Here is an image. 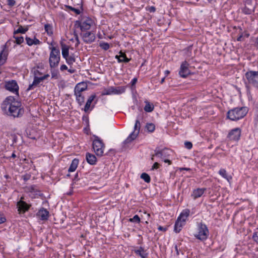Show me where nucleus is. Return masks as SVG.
Listing matches in <instances>:
<instances>
[{"label":"nucleus","mask_w":258,"mask_h":258,"mask_svg":"<svg viewBox=\"0 0 258 258\" xmlns=\"http://www.w3.org/2000/svg\"><path fill=\"white\" fill-rule=\"evenodd\" d=\"M145 103L146 104V105L144 107L145 111L147 112H152L154 108V106L153 104L150 103L149 101H148L147 100L145 101Z\"/></svg>","instance_id":"obj_29"},{"label":"nucleus","mask_w":258,"mask_h":258,"mask_svg":"<svg viewBox=\"0 0 258 258\" xmlns=\"http://www.w3.org/2000/svg\"><path fill=\"white\" fill-rule=\"evenodd\" d=\"M68 69V67L65 64H62L60 66V70L61 71H64V70H66Z\"/></svg>","instance_id":"obj_51"},{"label":"nucleus","mask_w":258,"mask_h":258,"mask_svg":"<svg viewBox=\"0 0 258 258\" xmlns=\"http://www.w3.org/2000/svg\"><path fill=\"white\" fill-rule=\"evenodd\" d=\"M185 147L187 149H190L192 148V144L191 142L186 141L184 143Z\"/></svg>","instance_id":"obj_44"},{"label":"nucleus","mask_w":258,"mask_h":258,"mask_svg":"<svg viewBox=\"0 0 258 258\" xmlns=\"http://www.w3.org/2000/svg\"><path fill=\"white\" fill-rule=\"evenodd\" d=\"M206 190L205 188H198L193 190L191 197L194 200L201 197Z\"/></svg>","instance_id":"obj_17"},{"label":"nucleus","mask_w":258,"mask_h":258,"mask_svg":"<svg viewBox=\"0 0 258 258\" xmlns=\"http://www.w3.org/2000/svg\"><path fill=\"white\" fill-rule=\"evenodd\" d=\"M7 4L10 7H13L16 4L15 0H7Z\"/></svg>","instance_id":"obj_45"},{"label":"nucleus","mask_w":258,"mask_h":258,"mask_svg":"<svg viewBox=\"0 0 258 258\" xmlns=\"http://www.w3.org/2000/svg\"><path fill=\"white\" fill-rule=\"evenodd\" d=\"M129 221L139 223L140 222V218L138 215H136L132 218H130Z\"/></svg>","instance_id":"obj_40"},{"label":"nucleus","mask_w":258,"mask_h":258,"mask_svg":"<svg viewBox=\"0 0 258 258\" xmlns=\"http://www.w3.org/2000/svg\"><path fill=\"white\" fill-rule=\"evenodd\" d=\"M135 253L140 255L142 258H145L146 257V254L145 253L143 248L140 247L138 250L135 251Z\"/></svg>","instance_id":"obj_33"},{"label":"nucleus","mask_w":258,"mask_h":258,"mask_svg":"<svg viewBox=\"0 0 258 258\" xmlns=\"http://www.w3.org/2000/svg\"><path fill=\"white\" fill-rule=\"evenodd\" d=\"M255 120L258 122V114L257 115V116H256V117L255 118Z\"/></svg>","instance_id":"obj_64"},{"label":"nucleus","mask_w":258,"mask_h":258,"mask_svg":"<svg viewBox=\"0 0 258 258\" xmlns=\"http://www.w3.org/2000/svg\"><path fill=\"white\" fill-rule=\"evenodd\" d=\"M37 216L41 220H46L49 216V212L46 209L42 208L37 212Z\"/></svg>","instance_id":"obj_18"},{"label":"nucleus","mask_w":258,"mask_h":258,"mask_svg":"<svg viewBox=\"0 0 258 258\" xmlns=\"http://www.w3.org/2000/svg\"><path fill=\"white\" fill-rule=\"evenodd\" d=\"M86 159L87 162L90 165H95L97 162L96 156L90 153H87L86 154Z\"/></svg>","instance_id":"obj_20"},{"label":"nucleus","mask_w":258,"mask_h":258,"mask_svg":"<svg viewBox=\"0 0 258 258\" xmlns=\"http://www.w3.org/2000/svg\"><path fill=\"white\" fill-rule=\"evenodd\" d=\"M76 97V100L80 105H82L85 101V98L81 93H75Z\"/></svg>","instance_id":"obj_30"},{"label":"nucleus","mask_w":258,"mask_h":258,"mask_svg":"<svg viewBox=\"0 0 258 258\" xmlns=\"http://www.w3.org/2000/svg\"><path fill=\"white\" fill-rule=\"evenodd\" d=\"M42 78V81L47 79L49 77V74H46L42 77H40Z\"/></svg>","instance_id":"obj_54"},{"label":"nucleus","mask_w":258,"mask_h":258,"mask_svg":"<svg viewBox=\"0 0 258 258\" xmlns=\"http://www.w3.org/2000/svg\"><path fill=\"white\" fill-rule=\"evenodd\" d=\"M79 164V160L77 159H74L72 160V163L68 169L69 172H74L75 171L78 167Z\"/></svg>","instance_id":"obj_28"},{"label":"nucleus","mask_w":258,"mask_h":258,"mask_svg":"<svg viewBox=\"0 0 258 258\" xmlns=\"http://www.w3.org/2000/svg\"><path fill=\"white\" fill-rule=\"evenodd\" d=\"M198 232L195 237L201 240L207 239L209 234V230L206 224L201 222L198 224Z\"/></svg>","instance_id":"obj_6"},{"label":"nucleus","mask_w":258,"mask_h":258,"mask_svg":"<svg viewBox=\"0 0 258 258\" xmlns=\"http://www.w3.org/2000/svg\"><path fill=\"white\" fill-rule=\"evenodd\" d=\"M41 74H42V73L41 72H40L39 71H38V70L34 71V76H37V75H40Z\"/></svg>","instance_id":"obj_58"},{"label":"nucleus","mask_w":258,"mask_h":258,"mask_svg":"<svg viewBox=\"0 0 258 258\" xmlns=\"http://www.w3.org/2000/svg\"><path fill=\"white\" fill-rule=\"evenodd\" d=\"M99 46L104 50H107L109 48V44L107 42H101L99 44Z\"/></svg>","instance_id":"obj_39"},{"label":"nucleus","mask_w":258,"mask_h":258,"mask_svg":"<svg viewBox=\"0 0 258 258\" xmlns=\"http://www.w3.org/2000/svg\"><path fill=\"white\" fill-rule=\"evenodd\" d=\"M51 50L49 54V63L50 68L57 67L60 60V50L56 47H49Z\"/></svg>","instance_id":"obj_3"},{"label":"nucleus","mask_w":258,"mask_h":258,"mask_svg":"<svg viewBox=\"0 0 258 258\" xmlns=\"http://www.w3.org/2000/svg\"><path fill=\"white\" fill-rule=\"evenodd\" d=\"M185 224L184 222H182L181 220H178V219L176 220L174 227V231L176 233H179L180 230H181V228L182 226Z\"/></svg>","instance_id":"obj_25"},{"label":"nucleus","mask_w":258,"mask_h":258,"mask_svg":"<svg viewBox=\"0 0 258 258\" xmlns=\"http://www.w3.org/2000/svg\"><path fill=\"white\" fill-rule=\"evenodd\" d=\"M165 78V77H164V78H163L161 79V81H160L161 84H163V83L164 82Z\"/></svg>","instance_id":"obj_61"},{"label":"nucleus","mask_w":258,"mask_h":258,"mask_svg":"<svg viewBox=\"0 0 258 258\" xmlns=\"http://www.w3.org/2000/svg\"><path fill=\"white\" fill-rule=\"evenodd\" d=\"M253 240L257 243H258V236L256 232H254L252 236Z\"/></svg>","instance_id":"obj_46"},{"label":"nucleus","mask_w":258,"mask_h":258,"mask_svg":"<svg viewBox=\"0 0 258 258\" xmlns=\"http://www.w3.org/2000/svg\"><path fill=\"white\" fill-rule=\"evenodd\" d=\"M159 166H160V164L157 162H155L152 166L151 169L152 170L157 169L158 168H159Z\"/></svg>","instance_id":"obj_47"},{"label":"nucleus","mask_w":258,"mask_h":258,"mask_svg":"<svg viewBox=\"0 0 258 258\" xmlns=\"http://www.w3.org/2000/svg\"><path fill=\"white\" fill-rule=\"evenodd\" d=\"M140 130V122L137 119L134 125V131L130 134L126 140L123 142L124 144H126L132 142L135 140L138 137Z\"/></svg>","instance_id":"obj_8"},{"label":"nucleus","mask_w":258,"mask_h":258,"mask_svg":"<svg viewBox=\"0 0 258 258\" xmlns=\"http://www.w3.org/2000/svg\"><path fill=\"white\" fill-rule=\"evenodd\" d=\"M8 50L7 44L2 46V50L0 52V66L4 64L7 59Z\"/></svg>","instance_id":"obj_16"},{"label":"nucleus","mask_w":258,"mask_h":258,"mask_svg":"<svg viewBox=\"0 0 258 258\" xmlns=\"http://www.w3.org/2000/svg\"><path fill=\"white\" fill-rule=\"evenodd\" d=\"M68 8L71 10V11H73L74 12H75L76 14H80L81 13V11L79 10V9H76L75 8H73L71 6H69L68 7Z\"/></svg>","instance_id":"obj_42"},{"label":"nucleus","mask_w":258,"mask_h":258,"mask_svg":"<svg viewBox=\"0 0 258 258\" xmlns=\"http://www.w3.org/2000/svg\"><path fill=\"white\" fill-rule=\"evenodd\" d=\"M95 97H96L95 95H92L89 97V98L88 99L87 102L85 104L84 109V110L85 112H86L89 110V109H90L91 104Z\"/></svg>","instance_id":"obj_27"},{"label":"nucleus","mask_w":258,"mask_h":258,"mask_svg":"<svg viewBox=\"0 0 258 258\" xmlns=\"http://www.w3.org/2000/svg\"><path fill=\"white\" fill-rule=\"evenodd\" d=\"M5 88L11 92L18 94L19 87L15 80H12L6 82Z\"/></svg>","instance_id":"obj_14"},{"label":"nucleus","mask_w":258,"mask_h":258,"mask_svg":"<svg viewBox=\"0 0 258 258\" xmlns=\"http://www.w3.org/2000/svg\"><path fill=\"white\" fill-rule=\"evenodd\" d=\"M23 198H21L20 201L17 203V206L18 208V211L21 212V211L23 213L28 210L29 209V206L25 202L22 201Z\"/></svg>","instance_id":"obj_19"},{"label":"nucleus","mask_w":258,"mask_h":258,"mask_svg":"<svg viewBox=\"0 0 258 258\" xmlns=\"http://www.w3.org/2000/svg\"><path fill=\"white\" fill-rule=\"evenodd\" d=\"M44 29L48 35L50 36L53 34V28L52 26L50 24H45L44 25Z\"/></svg>","instance_id":"obj_32"},{"label":"nucleus","mask_w":258,"mask_h":258,"mask_svg":"<svg viewBox=\"0 0 258 258\" xmlns=\"http://www.w3.org/2000/svg\"><path fill=\"white\" fill-rule=\"evenodd\" d=\"M158 229L159 231H166L167 230V228L160 226L158 227Z\"/></svg>","instance_id":"obj_52"},{"label":"nucleus","mask_w":258,"mask_h":258,"mask_svg":"<svg viewBox=\"0 0 258 258\" xmlns=\"http://www.w3.org/2000/svg\"><path fill=\"white\" fill-rule=\"evenodd\" d=\"M28 26L24 28L22 26H20L17 30L14 31V34L17 35L19 33L25 34L28 31Z\"/></svg>","instance_id":"obj_31"},{"label":"nucleus","mask_w":258,"mask_h":258,"mask_svg":"<svg viewBox=\"0 0 258 258\" xmlns=\"http://www.w3.org/2000/svg\"><path fill=\"white\" fill-rule=\"evenodd\" d=\"M30 176L28 174H26L23 176L22 178L25 181H27L30 179Z\"/></svg>","instance_id":"obj_50"},{"label":"nucleus","mask_w":258,"mask_h":258,"mask_svg":"<svg viewBox=\"0 0 258 258\" xmlns=\"http://www.w3.org/2000/svg\"><path fill=\"white\" fill-rule=\"evenodd\" d=\"M138 79L137 78H134L131 81V84L132 86H134L137 82Z\"/></svg>","instance_id":"obj_48"},{"label":"nucleus","mask_w":258,"mask_h":258,"mask_svg":"<svg viewBox=\"0 0 258 258\" xmlns=\"http://www.w3.org/2000/svg\"><path fill=\"white\" fill-rule=\"evenodd\" d=\"M242 35H240L239 36H238L237 38V40L238 41H241L242 40Z\"/></svg>","instance_id":"obj_59"},{"label":"nucleus","mask_w":258,"mask_h":258,"mask_svg":"<svg viewBox=\"0 0 258 258\" xmlns=\"http://www.w3.org/2000/svg\"><path fill=\"white\" fill-rule=\"evenodd\" d=\"M11 157H12V158H15L16 157V154H15L14 153H13L12 154Z\"/></svg>","instance_id":"obj_63"},{"label":"nucleus","mask_w":258,"mask_h":258,"mask_svg":"<svg viewBox=\"0 0 258 258\" xmlns=\"http://www.w3.org/2000/svg\"><path fill=\"white\" fill-rule=\"evenodd\" d=\"M219 174L222 176L223 178L226 179L227 180H229V177L227 175V172L225 169H221L219 171Z\"/></svg>","instance_id":"obj_37"},{"label":"nucleus","mask_w":258,"mask_h":258,"mask_svg":"<svg viewBox=\"0 0 258 258\" xmlns=\"http://www.w3.org/2000/svg\"><path fill=\"white\" fill-rule=\"evenodd\" d=\"M13 37L15 39V42L17 44H21L24 42V38L14 34Z\"/></svg>","instance_id":"obj_35"},{"label":"nucleus","mask_w":258,"mask_h":258,"mask_svg":"<svg viewBox=\"0 0 258 258\" xmlns=\"http://www.w3.org/2000/svg\"><path fill=\"white\" fill-rule=\"evenodd\" d=\"M190 170V169L188 168H180V170Z\"/></svg>","instance_id":"obj_60"},{"label":"nucleus","mask_w":258,"mask_h":258,"mask_svg":"<svg viewBox=\"0 0 258 258\" xmlns=\"http://www.w3.org/2000/svg\"><path fill=\"white\" fill-rule=\"evenodd\" d=\"M165 163H167L169 165L171 164V161L168 159V158H165L164 160Z\"/></svg>","instance_id":"obj_57"},{"label":"nucleus","mask_w":258,"mask_h":258,"mask_svg":"<svg viewBox=\"0 0 258 258\" xmlns=\"http://www.w3.org/2000/svg\"><path fill=\"white\" fill-rule=\"evenodd\" d=\"M87 89V86L83 83L78 84L75 88V93H81Z\"/></svg>","instance_id":"obj_26"},{"label":"nucleus","mask_w":258,"mask_h":258,"mask_svg":"<svg viewBox=\"0 0 258 258\" xmlns=\"http://www.w3.org/2000/svg\"><path fill=\"white\" fill-rule=\"evenodd\" d=\"M115 58L117 59V61L118 62H125V63H127V62H128L130 61V59H125V60H121V58L120 57V54L119 55H115Z\"/></svg>","instance_id":"obj_41"},{"label":"nucleus","mask_w":258,"mask_h":258,"mask_svg":"<svg viewBox=\"0 0 258 258\" xmlns=\"http://www.w3.org/2000/svg\"><path fill=\"white\" fill-rule=\"evenodd\" d=\"M248 111V109L246 107H235L227 112V117L231 120L237 121L243 118Z\"/></svg>","instance_id":"obj_2"},{"label":"nucleus","mask_w":258,"mask_h":258,"mask_svg":"<svg viewBox=\"0 0 258 258\" xmlns=\"http://www.w3.org/2000/svg\"><path fill=\"white\" fill-rule=\"evenodd\" d=\"M93 20L90 18L83 19L81 21H77L75 24V27L80 28L82 31L89 30L93 24Z\"/></svg>","instance_id":"obj_5"},{"label":"nucleus","mask_w":258,"mask_h":258,"mask_svg":"<svg viewBox=\"0 0 258 258\" xmlns=\"http://www.w3.org/2000/svg\"><path fill=\"white\" fill-rule=\"evenodd\" d=\"M92 147L97 156L102 157L103 155L105 144L100 138L96 136H94Z\"/></svg>","instance_id":"obj_4"},{"label":"nucleus","mask_w":258,"mask_h":258,"mask_svg":"<svg viewBox=\"0 0 258 258\" xmlns=\"http://www.w3.org/2000/svg\"><path fill=\"white\" fill-rule=\"evenodd\" d=\"M125 89L126 87L125 86H119L117 87H111L106 90L103 94L107 95L111 94H121L125 92Z\"/></svg>","instance_id":"obj_10"},{"label":"nucleus","mask_w":258,"mask_h":258,"mask_svg":"<svg viewBox=\"0 0 258 258\" xmlns=\"http://www.w3.org/2000/svg\"><path fill=\"white\" fill-rule=\"evenodd\" d=\"M6 220V218L3 215H0V224L4 223Z\"/></svg>","instance_id":"obj_49"},{"label":"nucleus","mask_w":258,"mask_h":258,"mask_svg":"<svg viewBox=\"0 0 258 258\" xmlns=\"http://www.w3.org/2000/svg\"><path fill=\"white\" fill-rule=\"evenodd\" d=\"M155 156L159 157L162 159H165L169 158L171 154L173 152L172 151L168 148H164L162 150H155Z\"/></svg>","instance_id":"obj_11"},{"label":"nucleus","mask_w":258,"mask_h":258,"mask_svg":"<svg viewBox=\"0 0 258 258\" xmlns=\"http://www.w3.org/2000/svg\"><path fill=\"white\" fill-rule=\"evenodd\" d=\"M25 40L26 43L29 46H32L33 45H39L41 43V41L39 39H37L35 37H34V39H31V38L26 36Z\"/></svg>","instance_id":"obj_22"},{"label":"nucleus","mask_w":258,"mask_h":258,"mask_svg":"<svg viewBox=\"0 0 258 258\" xmlns=\"http://www.w3.org/2000/svg\"><path fill=\"white\" fill-rule=\"evenodd\" d=\"M21 103L16 100L13 96L8 97L2 104L3 110L8 115L14 117L22 116L24 110L21 107Z\"/></svg>","instance_id":"obj_1"},{"label":"nucleus","mask_w":258,"mask_h":258,"mask_svg":"<svg viewBox=\"0 0 258 258\" xmlns=\"http://www.w3.org/2000/svg\"><path fill=\"white\" fill-rule=\"evenodd\" d=\"M68 71L71 73H74L75 72V70H69Z\"/></svg>","instance_id":"obj_62"},{"label":"nucleus","mask_w":258,"mask_h":258,"mask_svg":"<svg viewBox=\"0 0 258 258\" xmlns=\"http://www.w3.org/2000/svg\"><path fill=\"white\" fill-rule=\"evenodd\" d=\"M62 55L63 58H67L69 55V46L63 42L60 43Z\"/></svg>","instance_id":"obj_23"},{"label":"nucleus","mask_w":258,"mask_h":258,"mask_svg":"<svg viewBox=\"0 0 258 258\" xmlns=\"http://www.w3.org/2000/svg\"><path fill=\"white\" fill-rule=\"evenodd\" d=\"M141 178L143 179L147 183H149L151 181L150 176L146 173H143L141 175Z\"/></svg>","instance_id":"obj_36"},{"label":"nucleus","mask_w":258,"mask_h":258,"mask_svg":"<svg viewBox=\"0 0 258 258\" xmlns=\"http://www.w3.org/2000/svg\"><path fill=\"white\" fill-rule=\"evenodd\" d=\"M189 64L186 61L182 62L180 66L179 75L182 78H186L190 74V71L188 69Z\"/></svg>","instance_id":"obj_13"},{"label":"nucleus","mask_w":258,"mask_h":258,"mask_svg":"<svg viewBox=\"0 0 258 258\" xmlns=\"http://www.w3.org/2000/svg\"><path fill=\"white\" fill-rule=\"evenodd\" d=\"M29 190L30 192H35V186H31L29 187Z\"/></svg>","instance_id":"obj_56"},{"label":"nucleus","mask_w":258,"mask_h":258,"mask_svg":"<svg viewBox=\"0 0 258 258\" xmlns=\"http://www.w3.org/2000/svg\"><path fill=\"white\" fill-rule=\"evenodd\" d=\"M75 39L77 41V44L78 45L80 44V40H79V37H78V35L76 33H75Z\"/></svg>","instance_id":"obj_53"},{"label":"nucleus","mask_w":258,"mask_h":258,"mask_svg":"<svg viewBox=\"0 0 258 258\" xmlns=\"http://www.w3.org/2000/svg\"><path fill=\"white\" fill-rule=\"evenodd\" d=\"M241 135V130L239 128L232 130L228 134L227 137L230 140L238 141Z\"/></svg>","instance_id":"obj_15"},{"label":"nucleus","mask_w":258,"mask_h":258,"mask_svg":"<svg viewBox=\"0 0 258 258\" xmlns=\"http://www.w3.org/2000/svg\"><path fill=\"white\" fill-rule=\"evenodd\" d=\"M255 8V0H245L242 11L245 14H250L254 12Z\"/></svg>","instance_id":"obj_9"},{"label":"nucleus","mask_w":258,"mask_h":258,"mask_svg":"<svg viewBox=\"0 0 258 258\" xmlns=\"http://www.w3.org/2000/svg\"><path fill=\"white\" fill-rule=\"evenodd\" d=\"M245 76L248 83L258 89V71H250L247 72Z\"/></svg>","instance_id":"obj_7"},{"label":"nucleus","mask_w":258,"mask_h":258,"mask_svg":"<svg viewBox=\"0 0 258 258\" xmlns=\"http://www.w3.org/2000/svg\"><path fill=\"white\" fill-rule=\"evenodd\" d=\"M43 81L41 77L34 76V80L31 84H30L27 90H32L34 87L37 86L41 82Z\"/></svg>","instance_id":"obj_24"},{"label":"nucleus","mask_w":258,"mask_h":258,"mask_svg":"<svg viewBox=\"0 0 258 258\" xmlns=\"http://www.w3.org/2000/svg\"><path fill=\"white\" fill-rule=\"evenodd\" d=\"M81 35L84 42L88 44H90L93 42L96 38L95 34L90 31L82 33Z\"/></svg>","instance_id":"obj_12"},{"label":"nucleus","mask_w":258,"mask_h":258,"mask_svg":"<svg viewBox=\"0 0 258 258\" xmlns=\"http://www.w3.org/2000/svg\"><path fill=\"white\" fill-rule=\"evenodd\" d=\"M119 54H120V57L121 58V60H125V59H130V60H131L130 58H128L127 57H126V54L122 52L121 51H120L119 52Z\"/></svg>","instance_id":"obj_43"},{"label":"nucleus","mask_w":258,"mask_h":258,"mask_svg":"<svg viewBox=\"0 0 258 258\" xmlns=\"http://www.w3.org/2000/svg\"><path fill=\"white\" fill-rule=\"evenodd\" d=\"M149 11L150 12H155L156 11V9L154 7H150L149 9H148Z\"/></svg>","instance_id":"obj_55"},{"label":"nucleus","mask_w":258,"mask_h":258,"mask_svg":"<svg viewBox=\"0 0 258 258\" xmlns=\"http://www.w3.org/2000/svg\"><path fill=\"white\" fill-rule=\"evenodd\" d=\"M64 58L66 59L67 63L69 65L72 64L76 61V59L73 55L68 56L67 58Z\"/></svg>","instance_id":"obj_34"},{"label":"nucleus","mask_w":258,"mask_h":258,"mask_svg":"<svg viewBox=\"0 0 258 258\" xmlns=\"http://www.w3.org/2000/svg\"><path fill=\"white\" fill-rule=\"evenodd\" d=\"M146 128L149 132H153L155 128V125L153 123H147Z\"/></svg>","instance_id":"obj_38"},{"label":"nucleus","mask_w":258,"mask_h":258,"mask_svg":"<svg viewBox=\"0 0 258 258\" xmlns=\"http://www.w3.org/2000/svg\"><path fill=\"white\" fill-rule=\"evenodd\" d=\"M190 213L189 209H185L180 213L179 216L177 218L178 220H181L182 222H185L187 217Z\"/></svg>","instance_id":"obj_21"}]
</instances>
